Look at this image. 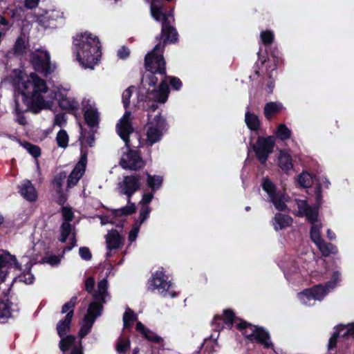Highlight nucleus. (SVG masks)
<instances>
[{
    "label": "nucleus",
    "instance_id": "obj_1",
    "mask_svg": "<svg viewBox=\"0 0 354 354\" xmlns=\"http://www.w3.org/2000/svg\"><path fill=\"white\" fill-rule=\"evenodd\" d=\"M12 84L15 87V111L17 115L19 124H26L24 113L30 111L38 113L48 107L43 93L48 91L46 82L36 73H31L28 75L24 71L19 69L13 71Z\"/></svg>",
    "mask_w": 354,
    "mask_h": 354
},
{
    "label": "nucleus",
    "instance_id": "obj_2",
    "mask_svg": "<svg viewBox=\"0 0 354 354\" xmlns=\"http://www.w3.org/2000/svg\"><path fill=\"white\" fill-rule=\"evenodd\" d=\"M73 50L77 60L85 68L93 69L101 57V43L98 37L86 31L73 37Z\"/></svg>",
    "mask_w": 354,
    "mask_h": 354
},
{
    "label": "nucleus",
    "instance_id": "obj_3",
    "mask_svg": "<svg viewBox=\"0 0 354 354\" xmlns=\"http://www.w3.org/2000/svg\"><path fill=\"white\" fill-rule=\"evenodd\" d=\"M160 48V44H156L153 50L148 53L145 57V67L149 73L146 75V81L149 86H155L158 82V77L165 80L166 73V62L163 55L157 53V50Z\"/></svg>",
    "mask_w": 354,
    "mask_h": 354
},
{
    "label": "nucleus",
    "instance_id": "obj_4",
    "mask_svg": "<svg viewBox=\"0 0 354 354\" xmlns=\"http://www.w3.org/2000/svg\"><path fill=\"white\" fill-rule=\"evenodd\" d=\"M31 268L32 263L28 262L26 268L28 270L27 272H24L19 276L15 277L10 286L3 292V299L1 298V324L7 322L8 318L12 317L13 313L19 311L17 304L11 301L12 297H9L10 291L11 290L13 283L17 279L19 281L24 282L28 285L32 284L34 282L35 277L30 271Z\"/></svg>",
    "mask_w": 354,
    "mask_h": 354
},
{
    "label": "nucleus",
    "instance_id": "obj_5",
    "mask_svg": "<svg viewBox=\"0 0 354 354\" xmlns=\"http://www.w3.org/2000/svg\"><path fill=\"white\" fill-rule=\"evenodd\" d=\"M244 337L251 342H256L263 345L264 348H270L273 344L270 342V336L269 333L263 327L254 325L244 319H240V322L235 325Z\"/></svg>",
    "mask_w": 354,
    "mask_h": 354
},
{
    "label": "nucleus",
    "instance_id": "obj_6",
    "mask_svg": "<svg viewBox=\"0 0 354 354\" xmlns=\"http://www.w3.org/2000/svg\"><path fill=\"white\" fill-rule=\"evenodd\" d=\"M169 17H172L171 15L162 17L160 20L162 21L160 34L156 37V39L158 41L157 44H160V48L157 50V53L161 55L167 44H176L178 40V33L176 28L171 25Z\"/></svg>",
    "mask_w": 354,
    "mask_h": 354
},
{
    "label": "nucleus",
    "instance_id": "obj_7",
    "mask_svg": "<svg viewBox=\"0 0 354 354\" xmlns=\"http://www.w3.org/2000/svg\"><path fill=\"white\" fill-rule=\"evenodd\" d=\"M173 283L167 281V277L162 271H156L151 274L147 281V288L153 292L158 290V292L163 297H175L176 292L171 290Z\"/></svg>",
    "mask_w": 354,
    "mask_h": 354
},
{
    "label": "nucleus",
    "instance_id": "obj_8",
    "mask_svg": "<svg viewBox=\"0 0 354 354\" xmlns=\"http://www.w3.org/2000/svg\"><path fill=\"white\" fill-rule=\"evenodd\" d=\"M275 140L272 136H259L252 148L257 160L261 165H265L269 155L274 151Z\"/></svg>",
    "mask_w": 354,
    "mask_h": 354
},
{
    "label": "nucleus",
    "instance_id": "obj_9",
    "mask_svg": "<svg viewBox=\"0 0 354 354\" xmlns=\"http://www.w3.org/2000/svg\"><path fill=\"white\" fill-rule=\"evenodd\" d=\"M30 62L33 68L45 76L52 73L53 69L50 66V56L46 50H37L30 55Z\"/></svg>",
    "mask_w": 354,
    "mask_h": 354
},
{
    "label": "nucleus",
    "instance_id": "obj_10",
    "mask_svg": "<svg viewBox=\"0 0 354 354\" xmlns=\"http://www.w3.org/2000/svg\"><path fill=\"white\" fill-rule=\"evenodd\" d=\"M140 175H129L124 177L120 184V193L127 196V203H130L132 196L140 189Z\"/></svg>",
    "mask_w": 354,
    "mask_h": 354
},
{
    "label": "nucleus",
    "instance_id": "obj_11",
    "mask_svg": "<svg viewBox=\"0 0 354 354\" xmlns=\"http://www.w3.org/2000/svg\"><path fill=\"white\" fill-rule=\"evenodd\" d=\"M241 318L236 317L234 312L232 309H224L223 315H216L214 317L212 322V326L215 330L219 331L223 328L221 321L230 328H232L236 321L240 322Z\"/></svg>",
    "mask_w": 354,
    "mask_h": 354
},
{
    "label": "nucleus",
    "instance_id": "obj_12",
    "mask_svg": "<svg viewBox=\"0 0 354 354\" xmlns=\"http://www.w3.org/2000/svg\"><path fill=\"white\" fill-rule=\"evenodd\" d=\"M127 158V160L122 158L120 161V166L124 169L137 171L143 168L145 165L140 153L136 150L129 149Z\"/></svg>",
    "mask_w": 354,
    "mask_h": 354
},
{
    "label": "nucleus",
    "instance_id": "obj_13",
    "mask_svg": "<svg viewBox=\"0 0 354 354\" xmlns=\"http://www.w3.org/2000/svg\"><path fill=\"white\" fill-rule=\"evenodd\" d=\"M15 269L21 270L22 266L18 262L16 257L11 254L8 250L1 249V283L5 281L8 271L4 269Z\"/></svg>",
    "mask_w": 354,
    "mask_h": 354
},
{
    "label": "nucleus",
    "instance_id": "obj_14",
    "mask_svg": "<svg viewBox=\"0 0 354 354\" xmlns=\"http://www.w3.org/2000/svg\"><path fill=\"white\" fill-rule=\"evenodd\" d=\"M150 11L152 17L157 21H160L163 16L171 15L174 19V7L167 10L162 0H151Z\"/></svg>",
    "mask_w": 354,
    "mask_h": 354
},
{
    "label": "nucleus",
    "instance_id": "obj_15",
    "mask_svg": "<svg viewBox=\"0 0 354 354\" xmlns=\"http://www.w3.org/2000/svg\"><path fill=\"white\" fill-rule=\"evenodd\" d=\"M136 330L147 341L155 344L162 345L164 342L163 339L156 333L146 327L141 322H137Z\"/></svg>",
    "mask_w": 354,
    "mask_h": 354
},
{
    "label": "nucleus",
    "instance_id": "obj_16",
    "mask_svg": "<svg viewBox=\"0 0 354 354\" xmlns=\"http://www.w3.org/2000/svg\"><path fill=\"white\" fill-rule=\"evenodd\" d=\"M117 132L127 147H130V134L133 132L131 122H119L116 125Z\"/></svg>",
    "mask_w": 354,
    "mask_h": 354
},
{
    "label": "nucleus",
    "instance_id": "obj_17",
    "mask_svg": "<svg viewBox=\"0 0 354 354\" xmlns=\"http://www.w3.org/2000/svg\"><path fill=\"white\" fill-rule=\"evenodd\" d=\"M277 165L285 174H290L294 167L291 155L286 150H280Z\"/></svg>",
    "mask_w": 354,
    "mask_h": 354
},
{
    "label": "nucleus",
    "instance_id": "obj_18",
    "mask_svg": "<svg viewBox=\"0 0 354 354\" xmlns=\"http://www.w3.org/2000/svg\"><path fill=\"white\" fill-rule=\"evenodd\" d=\"M300 212L304 214L308 221L312 224H315L317 221L319 216V207L310 206L306 201H302L301 204L298 206Z\"/></svg>",
    "mask_w": 354,
    "mask_h": 354
},
{
    "label": "nucleus",
    "instance_id": "obj_19",
    "mask_svg": "<svg viewBox=\"0 0 354 354\" xmlns=\"http://www.w3.org/2000/svg\"><path fill=\"white\" fill-rule=\"evenodd\" d=\"M20 194L28 201L35 202L37 199V192L30 180H26L19 186Z\"/></svg>",
    "mask_w": 354,
    "mask_h": 354
},
{
    "label": "nucleus",
    "instance_id": "obj_20",
    "mask_svg": "<svg viewBox=\"0 0 354 354\" xmlns=\"http://www.w3.org/2000/svg\"><path fill=\"white\" fill-rule=\"evenodd\" d=\"M170 92L169 84L166 80H162L158 88L153 91L155 101L160 103H165L168 99Z\"/></svg>",
    "mask_w": 354,
    "mask_h": 354
},
{
    "label": "nucleus",
    "instance_id": "obj_21",
    "mask_svg": "<svg viewBox=\"0 0 354 354\" xmlns=\"http://www.w3.org/2000/svg\"><path fill=\"white\" fill-rule=\"evenodd\" d=\"M103 308L102 304L91 302L88 307L87 313L84 315V322L94 324L96 318L101 315Z\"/></svg>",
    "mask_w": 354,
    "mask_h": 354
},
{
    "label": "nucleus",
    "instance_id": "obj_22",
    "mask_svg": "<svg viewBox=\"0 0 354 354\" xmlns=\"http://www.w3.org/2000/svg\"><path fill=\"white\" fill-rule=\"evenodd\" d=\"M283 109L281 102H270L265 104L263 114L267 120L270 121L274 115L279 114Z\"/></svg>",
    "mask_w": 354,
    "mask_h": 354
},
{
    "label": "nucleus",
    "instance_id": "obj_23",
    "mask_svg": "<svg viewBox=\"0 0 354 354\" xmlns=\"http://www.w3.org/2000/svg\"><path fill=\"white\" fill-rule=\"evenodd\" d=\"M72 319L73 314L72 312H71L70 313H67L63 319L57 322L56 330L59 337L64 336L70 331Z\"/></svg>",
    "mask_w": 354,
    "mask_h": 354
},
{
    "label": "nucleus",
    "instance_id": "obj_24",
    "mask_svg": "<svg viewBox=\"0 0 354 354\" xmlns=\"http://www.w3.org/2000/svg\"><path fill=\"white\" fill-rule=\"evenodd\" d=\"M84 118L88 127H97L100 122V114L97 109L91 106L87 108L84 112Z\"/></svg>",
    "mask_w": 354,
    "mask_h": 354
},
{
    "label": "nucleus",
    "instance_id": "obj_25",
    "mask_svg": "<svg viewBox=\"0 0 354 354\" xmlns=\"http://www.w3.org/2000/svg\"><path fill=\"white\" fill-rule=\"evenodd\" d=\"M274 229L277 231L279 229L282 230L290 227L293 222L292 218L287 214L277 213L274 217Z\"/></svg>",
    "mask_w": 354,
    "mask_h": 354
},
{
    "label": "nucleus",
    "instance_id": "obj_26",
    "mask_svg": "<svg viewBox=\"0 0 354 354\" xmlns=\"http://www.w3.org/2000/svg\"><path fill=\"white\" fill-rule=\"evenodd\" d=\"M106 242L109 250L118 249L122 245V236L117 230H113L106 236Z\"/></svg>",
    "mask_w": 354,
    "mask_h": 354
},
{
    "label": "nucleus",
    "instance_id": "obj_27",
    "mask_svg": "<svg viewBox=\"0 0 354 354\" xmlns=\"http://www.w3.org/2000/svg\"><path fill=\"white\" fill-rule=\"evenodd\" d=\"M58 105L62 110L75 111L79 107L77 102L71 100L63 93L58 95Z\"/></svg>",
    "mask_w": 354,
    "mask_h": 354
},
{
    "label": "nucleus",
    "instance_id": "obj_28",
    "mask_svg": "<svg viewBox=\"0 0 354 354\" xmlns=\"http://www.w3.org/2000/svg\"><path fill=\"white\" fill-rule=\"evenodd\" d=\"M245 122L248 128L252 131H258L260 129L261 122L257 115L250 112H245Z\"/></svg>",
    "mask_w": 354,
    "mask_h": 354
},
{
    "label": "nucleus",
    "instance_id": "obj_29",
    "mask_svg": "<svg viewBox=\"0 0 354 354\" xmlns=\"http://www.w3.org/2000/svg\"><path fill=\"white\" fill-rule=\"evenodd\" d=\"M147 175V186L151 189V192H156L162 185L163 177L159 175H151L146 172Z\"/></svg>",
    "mask_w": 354,
    "mask_h": 354
},
{
    "label": "nucleus",
    "instance_id": "obj_30",
    "mask_svg": "<svg viewBox=\"0 0 354 354\" xmlns=\"http://www.w3.org/2000/svg\"><path fill=\"white\" fill-rule=\"evenodd\" d=\"M163 132H162L161 130L156 128V127L151 125L147 129V141L149 145H152L154 143L160 141Z\"/></svg>",
    "mask_w": 354,
    "mask_h": 354
},
{
    "label": "nucleus",
    "instance_id": "obj_31",
    "mask_svg": "<svg viewBox=\"0 0 354 354\" xmlns=\"http://www.w3.org/2000/svg\"><path fill=\"white\" fill-rule=\"evenodd\" d=\"M136 212V207L135 203L130 201V203H128V205L119 209H113L111 214L114 217H121L123 216L131 215Z\"/></svg>",
    "mask_w": 354,
    "mask_h": 354
},
{
    "label": "nucleus",
    "instance_id": "obj_32",
    "mask_svg": "<svg viewBox=\"0 0 354 354\" xmlns=\"http://www.w3.org/2000/svg\"><path fill=\"white\" fill-rule=\"evenodd\" d=\"M317 246L324 257H328L330 254L337 253V248L335 245L330 243H326L324 240L317 244Z\"/></svg>",
    "mask_w": 354,
    "mask_h": 354
},
{
    "label": "nucleus",
    "instance_id": "obj_33",
    "mask_svg": "<svg viewBox=\"0 0 354 354\" xmlns=\"http://www.w3.org/2000/svg\"><path fill=\"white\" fill-rule=\"evenodd\" d=\"M59 337L61 339L59 343V348L63 353L68 351L74 344L76 339L75 336L73 335H66Z\"/></svg>",
    "mask_w": 354,
    "mask_h": 354
},
{
    "label": "nucleus",
    "instance_id": "obj_34",
    "mask_svg": "<svg viewBox=\"0 0 354 354\" xmlns=\"http://www.w3.org/2000/svg\"><path fill=\"white\" fill-rule=\"evenodd\" d=\"M131 347V341L128 337H120L115 344V351L119 354L126 353Z\"/></svg>",
    "mask_w": 354,
    "mask_h": 354
},
{
    "label": "nucleus",
    "instance_id": "obj_35",
    "mask_svg": "<svg viewBox=\"0 0 354 354\" xmlns=\"http://www.w3.org/2000/svg\"><path fill=\"white\" fill-rule=\"evenodd\" d=\"M346 328L344 325H339L337 326V331L335 332L330 337L328 341V348L333 349L337 346V339L339 335H342L346 331Z\"/></svg>",
    "mask_w": 354,
    "mask_h": 354
},
{
    "label": "nucleus",
    "instance_id": "obj_36",
    "mask_svg": "<svg viewBox=\"0 0 354 354\" xmlns=\"http://www.w3.org/2000/svg\"><path fill=\"white\" fill-rule=\"evenodd\" d=\"M271 203L274 205V207L280 211L284 212L288 209V207L285 202L282 200L281 196L279 193H276L274 195L270 196Z\"/></svg>",
    "mask_w": 354,
    "mask_h": 354
},
{
    "label": "nucleus",
    "instance_id": "obj_37",
    "mask_svg": "<svg viewBox=\"0 0 354 354\" xmlns=\"http://www.w3.org/2000/svg\"><path fill=\"white\" fill-rule=\"evenodd\" d=\"M291 131L285 124L278 125L276 130V136L281 140H286L290 138Z\"/></svg>",
    "mask_w": 354,
    "mask_h": 354
},
{
    "label": "nucleus",
    "instance_id": "obj_38",
    "mask_svg": "<svg viewBox=\"0 0 354 354\" xmlns=\"http://www.w3.org/2000/svg\"><path fill=\"white\" fill-rule=\"evenodd\" d=\"M68 135L66 130L60 129L56 136L57 145L59 147L66 148L68 145Z\"/></svg>",
    "mask_w": 354,
    "mask_h": 354
},
{
    "label": "nucleus",
    "instance_id": "obj_39",
    "mask_svg": "<svg viewBox=\"0 0 354 354\" xmlns=\"http://www.w3.org/2000/svg\"><path fill=\"white\" fill-rule=\"evenodd\" d=\"M261 186L262 189L268 194L269 197L277 193L276 185L268 177L263 178Z\"/></svg>",
    "mask_w": 354,
    "mask_h": 354
},
{
    "label": "nucleus",
    "instance_id": "obj_40",
    "mask_svg": "<svg viewBox=\"0 0 354 354\" xmlns=\"http://www.w3.org/2000/svg\"><path fill=\"white\" fill-rule=\"evenodd\" d=\"M151 125L159 129L163 133L167 131L168 129V124L166 119L161 115L160 113L154 117L153 122Z\"/></svg>",
    "mask_w": 354,
    "mask_h": 354
},
{
    "label": "nucleus",
    "instance_id": "obj_41",
    "mask_svg": "<svg viewBox=\"0 0 354 354\" xmlns=\"http://www.w3.org/2000/svg\"><path fill=\"white\" fill-rule=\"evenodd\" d=\"M26 48L24 39L21 37H19L13 47L14 54L17 56L23 55L26 53Z\"/></svg>",
    "mask_w": 354,
    "mask_h": 354
},
{
    "label": "nucleus",
    "instance_id": "obj_42",
    "mask_svg": "<svg viewBox=\"0 0 354 354\" xmlns=\"http://www.w3.org/2000/svg\"><path fill=\"white\" fill-rule=\"evenodd\" d=\"M261 41L265 46H270L274 39V35L272 30H262L260 34Z\"/></svg>",
    "mask_w": 354,
    "mask_h": 354
},
{
    "label": "nucleus",
    "instance_id": "obj_43",
    "mask_svg": "<svg viewBox=\"0 0 354 354\" xmlns=\"http://www.w3.org/2000/svg\"><path fill=\"white\" fill-rule=\"evenodd\" d=\"M310 289L313 293L314 300H322L327 293L326 288L322 284L314 286Z\"/></svg>",
    "mask_w": 354,
    "mask_h": 354
},
{
    "label": "nucleus",
    "instance_id": "obj_44",
    "mask_svg": "<svg viewBox=\"0 0 354 354\" xmlns=\"http://www.w3.org/2000/svg\"><path fill=\"white\" fill-rule=\"evenodd\" d=\"M77 296H73L71 298L69 301L65 303L62 307V310H61L62 314H64V313L67 314V313H70L71 312H72V314L73 316L75 308V306L77 304Z\"/></svg>",
    "mask_w": 354,
    "mask_h": 354
},
{
    "label": "nucleus",
    "instance_id": "obj_45",
    "mask_svg": "<svg viewBox=\"0 0 354 354\" xmlns=\"http://www.w3.org/2000/svg\"><path fill=\"white\" fill-rule=\"evenodd\" d=\"M310 236L316 245L319 244L323 240L321 236L320 227L316 224H312L310 230Z\"/></svg>",
    "mask_w": 354,
    "mask_h": 354
},
{
    "label": "nucleus",
    "instance_id": "obj_46",
    "mask_svg": "<svg viewBox=\"0 0 354 354\" xmlns=\"http://www.w3.org/2000/svg\"><path fill=\"white\" fill-rule=\"evenodd\" d=\"M66 178V173L65 171H61L56 175L53 180V185L57 189V193H61L62 191V185L64 180Z\"/></svg>",
    "mask_w": 354,
    "mask_h": 354
},
{
    "label": "nucleus",
    "instance_id": "obj_47",
    "mask_svg": "<svg viewBox=\"0 0 354 354\" xmlns=\"http://www.w3.org/2000/svg\"><path fill=\"white\" fill-rule=\"evenodd\" d=\"M298 297L301 301L306 305L308 304L312 300H314L313 293L310 288L304 289L298 294Z\"/></svg>",
    "mask_w": 354,
    "mask_h": 354
},
{
    "label": "nucleus",
    "instance_id": "obj_48",
    "mask_svg": "<svg viewBox=\"0 0 354 354\" xmlns=\"http://www.w3.org/2000/svg\"><path fill=\"white\" fill-rule=\"evenodd\" d=\"M133 88V86H130L127 89H125L122 93V100L124 108L125 109H127L129 107L130 99L132 96Z\"/></svg>",
    "mask_w": 354,
    "mask_h": 354
},
{
    "label": "nucleus",
    "instance_id": "obj_49",
    "mask_svg": "<svg viewBox=\"0 0 354 354\" xmlns=\"http://www.w3.org/2000/svg\"><path fill=\"white\" fill-rule=\"evenodd\" d=\"M82 177V176L80 174L72 170L67 178V188L75 186Z\"/></svg>",
    "mask_w": 354,
    "mask_h": 354
},
{
    "label": "nucleus",
    "instance_id": "obj_50",
    "mask_svg": "<svg viewBox=\"0 0 354 354\" xmlns=\"http://www.w3.org/2000/svg\"><path fill=\"white\" fill-rule=\"evenodd\" d=\"M165 80L167 83H169L171 87L176 91H179L183 86L181 80L177 77L167 75V77H165Z\"/></svg>",
    "mask_w": 354,
    "mask_h": 354
},
{
    "label": "nucleus",
    "instance_id": "obj_51",
    "mask_svg": "<svg viewBox=\"0 0 354 354\" xmlns=\"http://www.w3.org/2000/svg\"><path fill=\"white\" fill-rule=\"evenodd\" d=\"M151 211V209L149 205H142L140 207L139 218L138 220L139 225H141L149 218Z\"/></svg>",
    "mask_w": 354,
    "mask_h": 354
},
{
    "label": "nucleus",
    "instance_id": "obj_52",
    "mask_svg": "<svg viewBox=\"0 0 354 354\" xmlns=\"http://www.w3.org/2000/svg\"><path fill=\"white\" fill-rule=\"evenodd\" d=\"M298 182L299 184L304 188L310 187L311 185V180L309 174L307 172H302L298 176Z\"/></svg>",
    "mask_w": 354,
    "mask_h": 354
},
{
    "label": "nucleus",
    "instance_id": "obj_53",
    "mask_svg": "<svg viewBox=\"0 0 354 354\" xmlns=\"http://www.w3.org/2000/svg\"><path fill=\"white\" fill-rule=\"evenodd\" d=\"M26 148L28 153L35 158H38L41 155V149L37 145L31 144L30 142L26 143Z\"/></svg>",
    "mask_w": 354,
    "mask_h": 354
},
{
    "label": "nucleus",
    "instance_id": "obj_54",
    "mask_svg": "<svg viewBox=\"0 0 354 354\" xmlns=\"http://www.w3.org/2000/svg\"><path fill=\"white\" fill-rule=\"evenodd\" d=\"M93 325V324H91V322H84L78 332L79 337L82 339L86 336L91 332Z\"/></svg>",
    "mask_w": 354,
    "mask_h": 354
},
{
    "label": "nucleus",
    "instance_id": "obj_55",
    "mask_svg": "<svg viewBox=\"0 0 354 354\" xmlns=\"http://www.w3.org/2000/svg\"><path fill=\"white\" fill-rule=\"evenodd\" d=\"M62 213L65 221L64 223H70L73 221L74 218V214L71 207H63L62 208Z\"/></svg>",
    "mask_w": 354,
    "mask_h": 354
},
{
    "label": "nucleus",
    "instance_id": "obj_56",
    "mask_svg": "<svg viewBox=\"0 0 354 354\" xmlns=\"http://www.w3.org/2000/svg\"><path fill=\"white\" fill-rule=\"evenodd\" d=\"M138 319V315L135 314L133 310L127 308L123 315L122 319L127 320V322H134Z\"/></svg>",
    "mask_w": 354,
    "mask_h": 354
},
{
    "label": "nucleus",
    "instance_id": "obj_57",
    "mask_svg": "<svg viewBox=\"0 0 354 354\" xmlns=\"http://www.w3.org/2000/svg\"><path fill=\"white\" fill-rule=\"evenodd\" d=\"M79 254L83 260L90 261L92 259V254L89 248L87 247H80L79 249Z\"/></svg>",
    "mask_w": 354,
    "mask_h": 354
},
{
    "label": "nucleus",
    "instance_id": "obj_58",
    "mask_svg": "<svg viewBox=\"0 0 354 354\" xmlns=\"http://www.w3.org/2000/svg\"><path fill=\"white\" fill-rule=\"evenodd\" d=\"M140 225H139L138 221H136L135 224L133 225V227L129 234V240L130 242H133L136 239L138 233L139 232Z\"/></svg>",
    "mask_w": 354,
    "mask_h": 354
},
{
    "label": "nucleus",
    "instance_id": "obj_59",
    "mask_svg": "<svg viewBox=\"0 0 354 354\" xmlns=\"http://www.w3.org/2000/svg\"><path fill=\"white\" fill-rule=\"evenodd\" d=\"M108 294L101 292H95L93 295V297L94 299V301L93 302H98L100 304H102V306H103V304L106 303V296Z\"/></svg>",
    "mask_w": 354,
    "mask_h": 354
},
{
    "label": "nucleus",
    "instance_id": "obj_60",
    "mask_svg": "<svg viewBox=\"0 0 354 354\" xmlns=\"http://www.w3.org/2000/svg\"><path fill=\"white\" fill-rule=\"evenodd\" d=\"M154 193L155 192H153L151 191L150 192L144 194L142 196V198L140 202V204L141 205V206L142 205H148L153 200V196H154Z\"/></svg>",
    "mask_w": 354,
    "mask_h": 354
},
{
    "label": "nucleus",
    "instance_id": "obj_61",
    "mask_svg": "<svg viewBox=\"0 0 354 354\" xmlns=\"http://www.w3.org/2000/svg\"><path fill=\"white\" fill-rule=\"evenodd\" d=\"M72 231V225L70 223H62L60 226V234L70 236Z\"/></svg>",
    "mask_w": 354,
    "mask_h": 354
},
{
    "label": "nucleus",
    "instance_id": "obj_62",
    "mask_svg": "<svg viewBox=\"0 0 354 354\" xmlns=\"http://www.w3.org/2000/svg\"><path fill=\"white\" fill-rule=\"evenodd\" d=\"M130 55V50L126 46H122L118 50L117 55L119 58L124 59Z\"/></svg>",
    "mask_w": 354,
    "mask_h": 354
},
{
    "label": "nucleus",
    "instance_id": "obj_63",
    "mask_svg": "<svg viewBox=\"0 0 354 354\" xmlns=\"http://www.w3.org/2000/svg\"><path fill=\"white\" fill-rule=\"evenodd\" d=\"M95 287V280L93 277H88L85 281V290L88 293H92Z\"/></svg>",
    "mask_w": 354,
    "mask_h": 354
},
{
    "label": "nucleus",
    "instance_id": "obj_64",
    "mask_svg": "<svg viewBox=\"0 0 354 354\" xmlns=\"http://www.w3.org/2000/svg\"><path fill=\"white\" fill-rule=\"evenodd\" d=\"M45 261L51 266H56L60 262V259L55 254L45 257Z\"/></svg>",
    "mask_w": 354,
    "mask_h": 354
}]
</instances>
